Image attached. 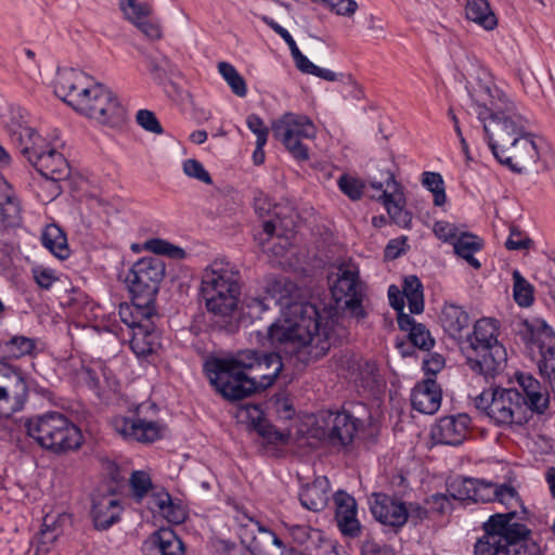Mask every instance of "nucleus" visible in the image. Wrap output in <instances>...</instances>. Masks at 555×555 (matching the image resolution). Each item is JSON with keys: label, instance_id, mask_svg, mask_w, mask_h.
<instances>
[{"label": "nucleus", "instance_id": "nucleus-58", "mask_svg": "<svg viewBox=\"0 0 555 555\" xmlns=\"http://www.w3.org/2000/svg\"><path fill=\"white\" fill-rule=\"evenodd\" d=\"M322 3L334 11L337 15L350 16L358 10L354 0H325Z\"/></svg>", "mask_w": 555, "mask_h": 555}, {"label": "nucleus", "instance_id": "nucleus-35", "mask_svg": "<svg viewBox=\"0 0 555 555\" xmlns=\"http://www.w3.org/2000/svg\"><path fill=\"white\" fill-rule=\"evenodd\" d=\"M38 339L24 335H14L3 341L0 348L7 353L9 359L17 360L23 357H35Z\"/></svg>", "mask_w": 555, "mask_h": 555}, {"label": "nucleus", "instance_id": "nucleus-24", "mask_svg": "<svg viewBox=\"0 0 555 555\" xmlns=\"http://www.w3.org/2000/svg\"><path fill=\"white\" fill-rule=\"evenodd\" d=\"M28 387L25 379L12 373L0 383V414L10 416L23 409L27 399Z\"/></svg>", "mask_w": 555, "mask_h": 555}, {"label": "nucleus", "instance_id": "nucleus-36", "mask_svg": "<svg viewBox=\"0 0 555 555\" xmlns=\"http://www.w3.org/2000/svg\"><path fill=\"white\" fill-rule=\"evenodd\" d=\"M403 296L408 301L409 310L411 313H421L424 310V294L423 285L420 279L415 275H410L404 279Z\"/></svg>", "mask_w": 555, "mask_h": 555}, {"label": "nucleus", "instance_id": "nucleus-40", "mask_svg": "<svg viewBox=\"0 0 555 555\" xmlns=\"http://www.w3.org/2000/svg\"><path fill=\"white\" fill-rule=\"evenodd\" d=\"M422 184L434 195V204L443 206L447 202L444 181L440 173L425 171L422 175Z\"/></svg>", "mask_w": 555, "mask_h": 555}, {"label": "nucleus", "instance_id": "nucleus-12", "mask_svg": "<svg viewBox=\"0 0 555 555\" xmlns=\"http://www.w3.org/2000/svg\"><path fill=\"white\" fill-rule=\"evenodd\" d=\"M366 285L360 279L359 267L352 262H341L336 278L331 284V293L337 304L344 302L345 308L357 320H363L366 312L363 307Z\"/></svg>", "mask_w": 555, "mask_h": 555}, {"label": "nucleus", "instance_id": "nucleus-38", "mask_svg": "<svg viewBox=\"0 0 555 555\" xmlns=\"http://www.w3.org/2000/svg\"><path fill=\"white\" fill-rule=\"evenodd\" d=\"M218 73L224 79L230 87L231 91L240 96L244 98L247 94V85L243 76L237 69L228 62L218 63Z\"/></svg>", "mask_w": 555, "mask_h": 555}, {"label": "nucleus", "instance_id": "nucleus-20", "mask_svg": "<svg viewBox=\"0 0 555 555\" xmlns=\"http://www.w3.org/2000/svg\"><path fill=\"white\" fill-rule=\"evenodd\" d=\"M539 158L537 145L533 140L525 134L518 137L515 143L507 145V150L496 160L514 172H522Z\"/></svg>", "mask_w": 555, "mask_h": 555}, {"label": "nucleus", "instance_id": "nucleus-3", "mask_svg": "<svg viewBox=\"0 0 555 555\" xmlns=\"http://www.w3.org/2000/svg\"><path fill=\"white\" fill-rule=\"evenodd\" d=\"M477 118L494 158L506 152L507 145L525 134L526 119L515 103L493 82H479L470 92Z\"/></svg>", "mask_w": 555, "mask_h": 555}, {"label": "nucleus", "instance_id": "nucleus-47", "mask_svg": "<svg viewBox=\"0 0 555 555\" xmlns=\"http://www.w3.org/2000/svg\"><path fill=\"white\" fill-rule=\"evenodd\" d=\"M433 231L440 241L451 245H453L456 238H459L460 235L464 232L460 230L454 223L443 220L436 221L434 223Z\"/></svg>", "mask_w": 555, "mask_h": 555}, {"label": "nucleus", "instance_id": "nucleus-63", "mask_svg": "<svg viewBox=\"0 0 555 555\" xmlns=\"http://www.w3.org/2000/svg\"><path fill=\"white\" fill-rule=\"evenodd\" d=\"M171 500H172V498L170 496V494L168 492H166V491L156 492L152 495L151 508L163 516Z\"/></svg>", "mask_w": 555, "mask_h": 555}, {"label": "nucleus", "instance_id": "nucleus-52", "mask_svg": "<svg viewBox=\"0 0 555 555\" xmlns=\"http://www.w3.org/2000/svg\"><path fill=\"white\" fill-rule=\"evenodd\" d=\"M494 501L500 502L507 507H516L520 504L516 489L513 486L506 483H496Z\"/></svg>", "mask_w": 555, "mask_h": 555}, {"label": "nucleus", "instance_id": "nucleus-32", "mask_svg": "<svg viewBox=\"0 0 555 555\" xmlns=\"http://www.w3.org/2000/svg\"><path fill=\"white\" fill-rule=\"evenodd\" d=\"M452 246L455 255L464 259L470 267L476 270L481 268V263L474 256L483 247V241L478 235L464 231Z\"/></svg>", "mask_w": 555, "mask_h": 555}, {"label": "nucleus", "instance_id": "nucleus-42", "mask_svg": "<svg viewBox=\"0 0 555 555\" xmlns=\"http://www.w3.org/2000/svg\"><path fill=\"white\" fill-rule=\"evenodd\" d=\"M475 483L476 479L474 478H457L449 485L448 492L454 500L473 501Z\"/></svg>", "mask_w": 555, "mask_h": 555}, {"label": "nucleus", "instance_id": "nucleus-11", "mask_svg": "<svg viewBox=\"0 0 555 555\" xmlns=\"http://www.w3.org/2000/svg\"><path fill=\"white\" fill-rule=\"evenodd\" d=\"M475 406L499 427L521 426L529 418L519 403L518 392L511 388L485 389L475 398Z\"/></svg>", "mask_w": 555, "mask_h": 555}, {"label": "nucleus", "instance_id": "nucleus-57", "mask_svg": "<svg viewBox=\"0 0 555 555\" xmlns=\"http://www.w3.org/2000/svg\"><path fill=\"white\" fill-rule=\"evenodd\" d=\"M137 122L146 131L160 134L163 128L155 114L147 109H140L137 113Z\"/></svg>", "mask_w": 555, "mask_h": 555}, {"label": "nucleus", "instance_id": "nucleus-18", "mask_svg": "<svg viewBox=\"0 0 555 555\" xmlns=\"http://www.w3.org/2000/svg\"><path fill=\"white\" fill-rule=\"evenodd\" d=\"M77 376L99 399L107 398L118 387V380L112 370L100 360L82 365Z\"/></svg>", "mask_w": 555, "mask_h": 555}, {"label": "nucleus", "instance_id": "nucleus-49", "mask_svg": "<svg viewBox=\"0 0 555 555\" xmlns=\"http://www.w3.org/2000/svg\"><path fill=\"white\" fill-rule=\"evenodd\" d=\"M70 522V516L66 513L47 514L43 517L42 526L44 530L61 535L67 525Z\"/></svg>", "mask_w": 555, "mask_h": 555}, {"label": "nucleus", "instance_id": "nucleus-43", "mask_svg": "<svg viewBox=\"0 0 555 555\" xmlns=\"http://www.w3.org/2000/svg\"><path fill=\"white\" fill-rule=\"evenodd\" d=\"M129 485L132 496L137 502H140L153 486L150 475L143 470L133 472L130 476Z\"/></svg>", "mask_w": 555, "mask_h": 555}, {"label": "nucleus", "instance_id": "nucleus-4", "mask_svg": "<svg viewBox=\"0 0 555 555\" xmlns=\"http://www.w3.org/2000/svg\"><path fill=\"white\" fill-rule=\"evenodd\" d=\"M54 91L76 112L100 124L114 126L124 120L125 109L116 95L82 70H59Z\"/></svg>", "mask_w": 555, "mask_h": 555}, {"label": "nucleus", "instance_id": "nucleus-28", "mask_svg": "<svg viewBox=\"0 0 555 555\" xmlns=\"http://www.w3.org/2000/svg\"><path fill=\"white\" fill-rule=\"evenodd\" d=\"M330 481L326 477H317L300 489L299 501L302 507L311 512L323 511L330 500Z\"/></svg>", "mask_w": 555, "mask_h": 555}, {"label": "nucleus", "instance_id": "nucleus-60", "mask_svg": "<svg viewBox=\"0 0 555 555\" xmlns=\"http://www.w3.org/2000/svg\"><path fill=\"white\" fill-rule=\"evenodd\" d=\"M531 240L524 235L520 231L512 229L509 236L505 242V247L508 250H520L529 247Z\"/></svg>", "mask_w": 555, "mask_h": 555}, {"label": "nucleus", "instance_id": "nucleus-10", "mask_svg": "<svg viewBox=\"0 0 555 555\" xmlns=\"http://www.w3.org/2000/svg\"><path fill=\"white\" fill-rule=\"evenodd\" d=\"M25 426L30 438L55 453L78 449L82 443L80 429L59 412L31 417Z\"/></svg>", "mask_w": 555, "mask_h": 555}, {"label": "nucleus", "instance_id": "nucleus-46", "mask_svg": "<svg viewBox=\"0 0 555 555\" xmlns=\"http://www.w3.org/2000/svg\"><path fill=\"white\" fill-rule=\"evenodd\" d=\"M269 308L263 298L255 296H245L242 302V315L248 318L250 321L257 320Z\"/></svg>", "mask_w": 555, "mask_h": 555}, {"label": "nucleus", "instance_id": "nucleus-7", "mask_svg": "<svg viewBox=\"0 0 555 555\" xmlns=\"http://www.w3.org/2000/svg\"><path fill=\"white\" fill-rule=\"evenodd\" d=\"M201 293L208 311L231 314L237 308L241 295L240 270L227 259H215L204 270Z\"/></svg>", "mask_w": 555, "mask_h": 555}, {"label": "nucleus", "instance_id": "nucleus-29", "mask_svg": "<svg viewBox=\"0 0 555 555\" xmlns=\"http://www.w3.org/2000/svg\"><path fill=\"white\" fill-rule=\"evenodd\" d=\"M443 331L453 339H461L463 332L468 328L470 319L463 307L446 302L439 317Z\"/></svg>", "mask_w": 555, "mask_h": 555}, {"label": "nucleus", "instance_id": "nucleus-55", "mask_svg": "<svg viewBox=\"0 0 555 555\" xmlns=\"http://www.w3.org/2000/svg\"><path fill=\"white\" fill-rule=\"evenodd\" d=\"M425 505L431 514H446L451 511L450 494L435 493L425 500Z\"/></svg>", "mask_w": 555, "mask_h": 555}, {"label": "nucleus", "instance_id": "nucleus-51", "mask_svg": "<svg viewBox=\"0 0 555 555\" xmlns=\"http://www.w3.org/2000/svg\"><path fill=\"white\" fill-rule=\"evenodd\" d=\"M183 172L188 177L196 179L203 183H212L209 172L205 169L203 164L196 159H186L183 163Z\"/></svg>", "mask_w": 555, "mask_h": 555}, {"label": "nucleus", "instance_id": "nucleus-34", "mask_svg": "<svg viewBox=\"0 0 555 555\" xmlns=\"http://www.w3.org/2000/svg\"><path fill=\"white\" fill-rule=\"evenodd\" d=\"M42 245L59 259L69 257L67 238L62 229L55 224H49L41 235Z\"/></svg>", "mask_w": 555, "mask_h": 555}, {"label": "nucleus", "instance_id": "nucleus-59", "mask_svg": "<svg viewBox=\"0 0 555 555\" xmlns=\"http://www.w3.org/2000/svg\"><path fill=\"white\" fill-rule=\"evenodd\" d=\"M406 237L400 236L397 238H392L388 242V244L385 247V258L389 260L397 259L402 254L405 253L408 244H406Z\"/></svg>", "mask_w": 555, "mask_h": 555}, {"label": "nucleus", "instance_id": "nucleus-39", "mask_svg": "<svg viewBox=\"0 0 555 555\" xmlns=\"http://www.w3.org/2000/svg\"><path fill=\"white\" fill-rule=\"evenodd\" d=\"M513 297L520 307H530L534 301L533 286L521 275L518 270L513 272Z\"/></svg>", "mask_w": 555, "mask_h": 555}, {"label": "nucleus", "instance_id": "nucleus-14", "mask_svg": "<svg viewBox=\"0 0 555 555\" xmlns=\"http://www.w3.org/2000/svg\"><path fill=\"white\" fill-rule=\"evenodd\" d=\"M111 425L116 434L127 441L152 443L162 439L167 431L163 422L141 416V405L132 416L116 415Z\"/></svg>", "mask_w": 555, "mask_h": 555}, {"label": "nucleus", "instance_id": "nucleus-53", "mask_svg": "<svg viewBox=\"0 0 555 555\" xmlns=\"http://www.w3.org/2000/svg\"><path fill=\"white\" fill-rule=\"evenodd\" d=\"M260 20L285 41L291 50L292 56L300 51L288 30L278 24L272 17L268 15H261Z\"/></svg>", "mask_w": 555, "mask_h": 555}, {"label": "nucleus", "instance_id": "nucleus-56", "mask_svg": "<svg viewBox=\"0 0 555 555\" xmlns=\"http://www.w3.org/2000/svg\"><path fill=\"white\" fill-rule=\"evenodd\" d=\"M246 125L248 129L256 135V142H260V144H267L269 128L264 125L262 118L256 114H250L246 118Z\"/></svg>", "mask_w": 555, "mask_h": 555}, {"label": "nucleus", "instance_id": "nucleus-54", "mask_svg": "<svg viewBox=\"0 0 555 555\" xmlns=\"http://www.w3.org/2000/svg\"><path fill=\"white\" fill-rule=\"evenodd\" d=\"M496 483L476 479L473 502H492L495 498Z\"/></svg>", "mask_w": 555, "mask_h": 555}, {"label": "nucleus", "instance_id": "nucleus-48", "mask_svg": "<svg viewBox=\"0 0 555 555\" xmlns=\"http://www.w3.org/2000/svg\"><path fill=\"white\" fill-rule=\"evenodd\" d=\"M337 183L339 190L351 201H358L361 198L364 185L359 179L343 175L338 179Z\"/></svg>", "mask_w": 555, "mask_h": 555}, {"label": "nucleus", "instance_id": "nucleus-31", "mask_svg": "<svg viewBox=\"0 0 555 555\" xmlns=\"http://www.w3.org/2000/svg\"><path fill=\"white\" fill-rule=\"evenodd\" d=\"M397 321L399 328L409 333V340L413 346L426 351L434 347L435 340L424 324L416 323L406 313L399 314Z\"/></svg>", "mask_w": 555, "mask_h": 555}, {"label": "nucleus", "instance_id": "nucleus-30", "mask_svg": "<svg viewBox=\"0 0 555 555\" xmlns=\"http://www.w3.org/2000/svg\"><path fill=\"white\" fill-rule=\"evenodd\" d=\"M532 343L537 346L540 353V370L555 372V335L552 328L543 324L541 331L533 334Z\"/></svg>", "mask_w": 555, "mask_h": 555}, {"label": "nucleus", "instance_id": "nucleus-13", "mask_svg": "<svg viewBox=\"0 0 555 555\" xmlns=\"http://www.w3.org/2000/svg\"><path fill=\"white\" fill-rule=\"evenodd\" d=\"M273 137L281 141L288 152L298 160L309 158L308 149L302 139H314L317 127L306 115L285 113L271 124Z\"/></svg>", "mask_w": 555, "mask_h": 555}, {"label": "nucleus", "instance_id": "nucleus-9", "mask_svg": "<svg viewBox=\"0 0 555 555\" xmlns=\"http://www.w3.org/2000/svg\"><path fill=\"white\" fill-rule=\"evenodd\" d=\"M498 336V322L490 318L478 320L473 333L467 335V364L486 379L495 377L506 365V350Z\"/></svg>", "mask_w": 555, "mask_h": 555}, {"label": "nucleus", "instance_id": "nucleus-26", "mask_svg": "<svg viewBox=\"0 0 555 555\" xmlns=\"http://www.w3.org/2000/svg\"><path fill=\"white\" fill-rule=\"evenodd\" d=\"M143 555H184L182 541L170 528H160L143 544Z\"/></svg>", "mask_w": 555, "mask_h": 555}, {"label": "nucleus", "instance_id": "nucleus-17", "mask_svg": "<svg viewBox=\"0 0 555 555\" xmlns=\"http://www.w3.org/2000/svg\"><path fill=\"white\" fill-rule=\"evenodd\" d=\"M516 386L512 389L519 395V403L528 411L543 414L550 405V393L545 385H542L531 374L517 372L515 374Z\"/></svg>", "mask_w": 555, "mask_h": 555}, {"label": "nucleus", "instance_id": "nucleus-2", "mask_svg": "<svg viewBox=\"0 0 555 555\" xmlns=\"http://www.w3.org/2000/svg\"><path fill=\"white\" fill-rule=\"evenodd\" d=\"M283 370L278 352L259 354L246 350L236 357H210L204 372L214 388L228 400H241L270 387Z\"/></svg>", "mask_w": 555, "mask_h": 555}, {"label": "nucleus", "instance_id": "nucleus-37", "mask_svg": "<svg viewBox=\"0 0 555 555\" xmlns=\"http://www.w3.org/2000/svg\"><path fill=\"white\" fill-rule=\"evenodd\" d=\"M246 410L253 417L254 427L267 442L279 443L286 440V436L283 433H280L275 427L262 421V412L257 405H248Z\"/></svg>", "mask_w": 555, "mask_h": 555}, {"label": "nucleus", "instance_id": "nucleus-6", "mask_svg": "<svg viewBox=\"0 0 555 555\" xmlns=\"http://www.w3.org/2000/svg\"><path fill=\"white\" fill-rule=\"evenodd\" d=\"M516 512L496 513L483 522V535L475 544V555H539L540 545L531 530L515 521Z\"/></svg>", "mask_w": 555, "mask_h": 555}, {"label": "nucleus", "instance_id": "nucleus-50", "mask_svg": "<svg viewBox=\"0 0 555 555\" xmlns=\"http://www.w3.org/2000/svg\"><path fill=\"white\" fill-rule=\"evenodd\" d=\"M31 274L37 285L47 291L59 280L55 270L43 266L31 268Z\"/></svg>", "mask_w": 555, "mask_h": 555}, {"label": "nucleus", "instance_id": "nucleus-25", "mask_svg": "<svg viewBox=\"0 0 555 555\" xmlns=\"http://www.w3.org/2000/svg\"><path fill=\"white\" fill-rule=\"evenodd\" d=\"M412 408L423 414H435L442 400V390L436 379L425 378L413 387L411 391Z\"/></svg>", "mask_w": 555, "mask_h": 555}, {"label": "nucleus", "instance_id": "nucleus-15", "mask_svg": "<svg viewBox=\"0 0 555 555\" xmlns=\"http://www.w3.org/2000/svg\"><path fill=\"white\" fill-rule=\"evenodd\" d=\"M156 318H158L157 311L149 315L133 313L130 320L120 317L121 322L132 331L130 348L138 359H147L160 346L159 334L155 330Z\"/></svg>", "mask_w": 555, "mask_h": 555}, {"label": "nucleus", "instance_id": "nucleus-1", "mask_svg": "<svg viewBox=\"0 0 555 555\" xmlns=\"http://www.w3.org/2000/svg\"><path fill=\"white\" fill-rule=\"evenodd\" d=\"M294 283L286 280H275L270 292L279 301L288 307L294 319L278 320L263 334L259 331L251 333L262 347H271L289 353L304 365H308L324 357L331 348L332 327L318 308L310 304L292 302L289 297L295 291Z\"/></svg>", "mask_w": 555, "mask_h": 555}, {"label": "nucleus", "instance_id": "nucleus-23", "mask_svg": "<svg viewBox=\"0 0 555 555\" xmlns=\"http://www.w3.org/2000/svg\"><path fill=\"white\" fill-rule=\"evenodd\" d=\"M335 520L340 532L348 538H358L362 526L358 519L356 500L347 492L339 490L334 494Z\"/></svg>", "mask_w": 555, "mask_h": 555}, {"label": "nucleus", "instance_id": "nucleus-33", "mask_svg": "<svg viewBox=\"0 0 555 555\" xmlns=\"http://www.w3.org/2000/svg\"><path fill=\"white\" fill-rule=\"evenodd\" d=\"M465 15L486 30H492L498 25V18L488 0H467Z\"/></svg>", "mask_w": 555, "mask_h": 555}, {"label": "nucleus", "instance_id": "nucleus-41", "mask_svg": "<svg viewBox=\"0 0 555 555\" xmlns=\"http://www.w3.org/2000/svg\"><path fill=\"white\" fill-rule=\"evenodd\" d=\"M144 247L157 256H168L172 259H183L185 257L184 249L162 238L147 240Z\"/></svg>", "mask_w": 555, "mask_h": 555}, {"label": "nucleus", "instance_id": "nucleus-19", "mask_svg": "<svg viewBox=\"0 0 555 555\" xmlns=\"http://www.w3.org/2000/svg\"><path fill=\"white\" fill-rule=\"evenodd\" d=\"M370 509L374 518L385 526L402 527L409 518V509L398 499L385 493H373Z\"/></svg>", "mask_w": 555, "mask_h": 555}, {"label": "nucleus", "instance_id": "nucleus-21", "mask_svg": "<svg viewBox=\"0 0 555 555\" xmlns=\"http://www.w3.org/2000/svg\"><path fill=\"white\" fill-rule=\"evenodd\" d=\"M358 430V421L347 412L332 413L326 423L325 441L336 449L349 447Z\"/></svg>", "mask_w": 555, "mask_h": 555}, {"label": "nucleus", "instance_id": "nucleus-45", "mask_svg": "<svg viewBox=\"0 0 555 555\" xmlns=\"http://www.w3.org/2000/svg\"><path fill=\"white\" fill-rule=\"evenodd\" d=\"M274 230H275V224L273 221L269 220L263 223L264 234L268 235V238L270 241H274L272 243V246L268 247L266 249V251L272 254L275 257H282L285 255L286 250L291 246V242H289V238L286 236L285 237H281V236L274 237L273 236Z\"/></svg>", "mask_w": 555, "mask_h": 555}, {"label": "nucleus", "instance_id": "nucleus-62", "mask_svg": "<svg viewBox=\"0 0 555 555\" xmlns=\"http://www.w3.org/2000/svg\"><path fill=\"white\" fill-rule=\"evenodd\" d=\"M163 517L169 522L181 524L185 519V509L180 503L171 500Z\"/></svg>", "mask_w": 555, "mask_h": 555}, {"label": "nucleus", "instance_id": "nucleus-27", "mask_svg": "<svg viewBox=\"0 0 555 555\" xmlns=\"http://www.w3.org/2000/svg\"><path fill=\"white\" fill-rule=\"evenodd\" d=\"M122 512L120 501L114 494H104L93 499L91 515L94 527L106 530L116 524Z\"/></svg>", "mask_w": 555, "mask_h": 555}, {"label": "nucleus", "instance_id": "nucleus-22", "mask_svg": "<svg viewBox=\"0 0 555 555\" xmlns=\"http://www.w3.org/2000/svg\"><path fill=\"white\" fill-rule=\"evenodd\" d=\"M470 417L465 413L440 417L431 430L433 439L440 444L460 446L468 435Z\"/></svg>", "mask_w": 555, "mask_h": 555}, {"label": "nucleus", "instance_id": "nucleus-5", "mask_svg": "<svg viewBox=\"0 0 555 555\" xmlns=\"http://www.w3.org/2000/svg\"><path fill=\"white\" fill-rule=\"evenodd\" d=\"M8 132L11 141L46 179L50 197L55 198L61 193L59 181L69 175V165L59 151L62 143L56 139L47 141L26 122L14 119L8 125Z\"/></svg>", "mask_w": 555, "mask_h": 555}, {"label": "nucleus", "instance_id": "nucleus-8", "mask_svg": "<svg viewBox=\"0 0 555 555\" xmlns=\"http://www.w3.org/2000/svg\"><path fill=\"white\" fill-rule=\"evenodd\" d=\"M166 267L158 257H143L135 261L127 276L131 304L119 306V317L130 320L131 315H149L156 309V297L165 278Z\"/></svg>", "mask_w": 555, "mask_h": 555}, {"label": "nucleus", "instance_id": "nucleus-16", "mask_svg": "<svg viewBox=\"0 0 555 555\" xmlns=\"http://www.w3.org/2000/svg\"><path fill=\"white\" fill-rule=\"evenodd\" d=\"M371 186L379 192L377 199H380L391 217L401 227H408L411 216L404 210L405 197L401 184L396 180L393 173L387 172L385 182L372 181Z\"/></svg>", "mask_w": 555, "mask_h": 555}, {"label": "nucleus", "instance_id": "nucleus-64", "mask_svg": "<svg viewBox=\"0 0 555 555\" xmlns=\"http://www.w3.org/2000/svg\"><path fill=\"white\" fill-rule=\"evenodd\" d=\"M361 555H393V553L384 544L366 540L362 545Z\"/></svg>", "mask_w": 555, "mask_h": 555}, {"label": "nucleus", "instance_id": "nucleus-61", "mask_svg": "<svg viewBox=\"0 0 555 555\" xmlns=\"http://www.w3.org/2000/svg\"><path fill=\"white\" fill-rule=\"evenodd\" d=\"M57 538L59 535L55 533L41 528L35 538L37 551L44 554L49 553Z\"/></svg>", "mask_w": 555, "mask_h": 555}, {"label": "nucleus", "instance_id": "nucleus-44", "mask_svg": "<svg viewBox=\"0 0 555 555\" xmlns=\"http://www.w3.org/2000/svg\"><path fill=\"white\" fill-rule=\"evenodd\" d=\"M119 7L126 18L131 23L149 17L152 11L147 3L138 2L137 0H119Z\"/></svg>", "mask_w": 555, "mask_h": 555}]
</instances>
